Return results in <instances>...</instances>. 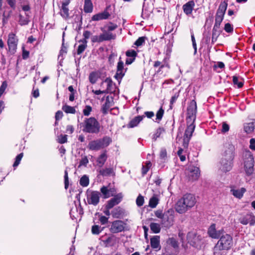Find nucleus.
<instances>
[{
	"instance_id": "nucleus-49",
	"label": "nucleus",
	"mask_w": 255,
	"mask_h": 255,
	"mask_svg": "<svg viewBox=\"0 0 255 255\" xmlns=\"http://www.w3.org/2000/svg\"><path fill=\"white\" fill-rule=\"evenodd\" d=\"M92 110V108L90 106H86L83 111L84 115L85 116H88L90 115Z\"/></svg>"
},
{
	"instance_id": "nucleus-55",
	"label": "nucleus",
	"mask_w": 255,
	"mask_h": 255,
	"mask_svg": "<svg viewBox=\"0 0 255 255\" xmlns=\"http://www.w3.org/2000/svg\"><path fill=\"white\" fill-rule=\"evenodd\" d=\"M91 41L93 43L102 42L100 35L99 36L94 35L91 37Z\"/></svg>"
},
{
	"instance_id": "nucleus-63",
	"label": "nucleus",
	"mask_w": 255,
	"mask_h": 255,
	"mask_svg": "<svg viewBox=\"0 0 255 255\" xmlns=\"http://www.w3.org/2000/svg\"><path fill=\"white\" fill-rule=\"evenodd\" d=\"M92 33L90 31L86 30L84 31L83 34V35L84 37L83 39H85L87 40L88 38H90V37L91 36Z\"/></svg>"
},
{
	"instance_id": "nucleus-32",
	"label": "nucleus",
	"mask_w": 255,
	"mask_h": 255,
	"mask_svg": "<svg viewBox=\"0 0 255 255\" xmlns=\"http://www.w3.org/2000/svg\"><path fill=\"white\" fill-rule=\"evenodd\" d=\"M167 243L176 250V253L175 254H170L169 255H176V251L178 250L179 247L178 243L176 240L173 238H169L167 240Z\"/></svg>"
},
{
	"instance_id": "nucleus-62",
	"label": "nucleus",
	"mask_w": 255,
	"mask_h": 255,
	"mask_svg": "<svg viewBox=\"0 0 255 255\" xmlns=\"http://www.w3.org/2000/svg\"><path fill=\"white\" fill-rule=\"evenodd\" d=\"M99 220H100L101 224L105 225L108 223V218H107L105 216H102V215H100Z\"/></svg>"
},
{
	"instance_id": "nucleus-43",
	"label": "nucleus",
	"mask_w": 255,
	"mask_h": 255,
	"mask_svg": "<svg viewBox=\"0 0 255 255\" xmlns=\"http://www.w3.org/2000/svg\"><path fill=\"white\" fill-rule=\"evenodd\" d=\"M102 231L103 228L98 225H94L92 227L91 231L94 235H99Z\"/></svg>"
},
{
	"instance_id": "nucleus-56",
	"label": "nucleus",
	"mask_w": 255,
	"mask_h": 255,
	"mask_svg": "<svg viewBox=\"0 0 255 255\" xmlns=\"http://www.w3.org/2000/svg\"><path fill=\"white\" fill-rule=\"evenodd\" d=\"M224 29L227 32L230 33L233 31V27L231 24L227 23L225 24Z\"/></svg>"
},
{
	"instance_id": "nucleus-17",
	"label": "nucleus",
	"mask_w": 255,
	"mask_h": 255,
	"mask_svg": "<svg viewBox=\"0 0 255 255\" xmlns=\"http://www.w3.org/2000/svg\"><path fill=\"white\" fill-rule=\"evenodd\" d=\"M233 160V159L222 157L220 162V169L224 172H227L231 170L232 168Z\"/></svg>"
},
{
	"instance_id": "nucleus-54",
	"label": "nucleus",
	"mask_w": 255,
	"mask_h": 255,
	"mask_svg": "<svg viewBox=\"0 0 255 255\" xmlns=\"http://www.w3.org/2000/svg\"><path fill=\"white\" fill-rule=\"evenodd\" d=\"M230 126L226 122H223L222 124V129L221 131L223 133L227 132L229 130Z\"/></svg>"
},
{
	"instance_id": "nucleus-64",
	"label": "nucleus",
	"mask_w": 255,
	"mask_h": 255,
	"mask_svg": "<svg viewBox=\"0 0 255 255\" xmlns=\"http://www.w3.org/2000/svg\"><path fill=\"white\" fill-rule=\"evenodd\" d=\"M234 86L236 87L241 88L244 85V83L241 81H233Z\"/></svg>"
},
{
	"instance_id": "nucleus-22",
	"label": "nucleus",
	"mask_w": 255,
	"mask_h": 255,
	"mask_svg": "<svg viewBox=\"0 0 255 255\" xmlns=\"http://www.w3.org/2000/svg\"><path fill=\"white\" fill-rule=\"evenodd\" d=\"M69 2V0H66L63 1L60 9V14L64 19H67L69 17V8L68 7Z\"/></svg>"
},
{
	"instance_id": "nucleus-35",
	"label": "nucleus",
	"mask_w": 255,
	"mask_h": 255,
	"mask_svg": "<svg viewBox=\"0 0 255 255\" xmlns=\"http://www.w3.org/2000/svg\"><path fill=\"white\" fill-rule=\"evenodd\" d=\"M255 128V121L246 124L244 125V130L246 132H252Z\"/></svg>"
},
{
	"instance_id": "nucleus-1",
	"label": "nucleus",
	"mask_w": 255,
	"mask_h": 255,
	"mask_svg": "<svg viewBox=\"0 0 255 255\" xmlns=\"http://www.w3.org/2000/svg\"><path fill=\"white\" fill-rule=\"evenodd\" d=\"M196 202V199L193 195L187 194L177 202L175 207L176 211L180 214L184 213L192 208Z\"/></svg>"
},
{
	"instance_id": "nucleus-59",
	"label": "nucleus",
	"mask_w": 255,
	"mask_h": 255,
	"mask_svg": "<svg viewBox=\"0 0 255 255\" xmlns=\"http://www.w3.org/2000/svg\"><path fill=\"white\" fill-rule=\"evenodd\" d=\"M7 86V84L5 81H4L0 87V97L4 93L5 90Z\"/></svg>"
},
{
	"instance_id": "nucleus-6",
	"label": "nucleus",
	"mask_w": 255,
	"mask_h": 255,
	"mask_svg": "<svg viewBox=\"0 0 255 255\" xmlns=\"http://www.w3.org/2000/svg\"><path fill=\"white\" fill-rule=\"evenodd\" d=\"M187 239L190 245L198 249H200L203 245L202 237L196 232L188 233Z\"/></svg>"
},
{
	"instance_id": "nucleus-57",
	"label": "nucleus",
	"mask_w": 255,
	"mask_h": 255,
	"mask_svg": "<svg viewBox=\"0 0 255 255\" xmlns=\"http://www.w3.org/2000/svg\"><path fill=\"white\" fill-rule=\"evenodd\" d=\"M145 37H140L138 38V39L135 42L134 44L137 46H140L142 45V44L145 41Z\"/></svg>"
},
{
	"instance_id": "nucleus-25",
	"label": "nucleus",
	"mask_w": 255,
	"mask_h": 255,
	"mask_svg": "<svg viewBox=\"0 0 255 255\" xmlns=\"http://www.w3.org/2000/svg\"><path fill=\"white\" fill-rule=\"evenodd\" d=\"M150 245L152 248L154 249L160 250V237L158 236H155L150 239Z\"/></svg>"
},
{
	"instance_id": "nucleus-21",
	"label": "nucleus",
	"mask_w": 255,
	"mask_h": 255,
	"mask_svg": "<svg viewBox=\"0 0 255 255\" xmlns=\"http://www.w3.org/2000/svg\"><path fill=\"white\" fill-rule=\"evenodd\" d=\"M123 197V196L122 193H119L116 195L108 202L106 206V209H111L115 205L118 204L121 201Z\"/></svg>"
},
{
	"instance_id": "nucleus-15",
	"label": "nucleus",
	"mask_w": 255,
	"mask_h": 255,
	"mask_svg": "<svg viewBox=\"0 0 255 255\" xmlns=\"http://www.w3.org/2000/svg\"><path fill=\"white\" fill-rule=\"evenodd\" d=\"M125 227V224L121 220H117L112 222L110 231L113 233H118L123 231Z\"/></svg>"
},
{
	"instance_id": "nucleus-13",
	"label": "nucleus",
	"mask_w": 255,
	"mask_h": 255,
	"mask_svg": "<svg viewBox=\"0 0 255 255\" xmlns=\"http://www.w3.org/2000/svg\"><path fill=\"white\" fill-rule=\"evenodd\" d=\"M224 233V231L223 229H220L217 230L216 229L215 224H212L208 229V234L210 237L212 239H218Z\"/></svg>"
},
{
	"instance_id": "nucleus-3",
	"label": "nucleus",
	"mask_w": 255,
	"mask_h": 255,
	"mask_svg": "<svg viewBox=\"0 0 255 255\" xmlns=\"http://www.w3.org/2000/svg\"><path fill=\"white\" fill-rule=\"evenodd\" d=\"M83 127V130L88 133H98L100 130V125L94 118L86 119L82 123Z\"/></svg>"
},
{
	"instance_id": "nucleus-27",
	"label": "nucleus",
	"mask_w": 255,
	"mask_h": 255,
	"mask_svg": "<svg viewBox=\"0 0 255 255\" xmlns=\"http://www.w3.org/2000/svg\"><path fill=\"white\" fill-rule=\"evenodd\" d=\"M246 189L241 188L240 189L232 188L231 189V193L236 198H241L244 193L246 192Z\"/></svg>"
},
{
	"instance_id": "nucleus-51",
	"label": "nucleus",
	"mask_w": 255,
	"mask_h": 255,
	"mask_svg": "<svg viewBox=\"0 0 255 255\" xmlns=\"http://www.w3.org/2000/svg\"><path fill=\"white\" fill-rule=\"evenodd\" d=\"M23 157V153H21L20 154H19L16 157V158H15V161L14 162V163H13V167H16L18 165V164H19L22 158Z\"/></svg>"
},
{
	"instance_id": "nucleus-16",
	"label": "nucleus",
	"mask_w": 255,
	"mask_h": 255,
	"mask_svg": "<svg viewBox=\"0 0 255 255\" xmlns=\"http://www.w3.org/2000/svg\"><path fill=\"white\" fill-rule=\"evenodd\" d=\"M239 221L243 225L250 224L251 226H254L255 224V216L252 213L247 214L242 217Z\"/></svg>"
},
{
	"instance_id": "nucleus-8",
	"label": "nucleus",
	"mask_w": 255,
	"mask_h": 255,
	"mask_svg": "<svg viewBox=\"0 0 255 255\" xmlns=\"http://www.w3.org/2000/svg\"><path fill=\"white\" fill-rule=\"evenodd\" d=\"M244 168L247 174L250 175L253 173L254 171V157L250 152L246 154Z\"/></svg>"
},
{
	"instance_id": "nucleus-2",
	"label": "nucleus",
	"mask_w": 255,
	"mask_h": 255,
	"mask_svg": "<svg viewBox=\"0 0 255 255\" xmlns=\"http://www.w3.org/2000/svg\"><path fill=\"white\" fill-rule=\"evenodd\" d=\"M233 238L229 234H223L214 247L215 252L228 250L232 246Z\"/></svg>"
},
{
	"instance_id": "nucleus-18",
	"label": "nucleus",
	"mask_w": 255,
	"mask_h": 255,
	"mask_svg": "<svg viewBox=\"0 0 255 255\" xmlns=\"http://www.w3.org/2000/svg\"><path fill=\"white\" fill-rule=\"evenodd\" d=\"M126 69L124 68V64L123 61L121 60V58L119 59V61L118 63L117 66V72L115 75L116 79H122L125 75Z\"/></svg>"
},
{
	"instance_id": "nucleus-29",
	"label": "nucleus",
	"mask_w": 255,
	"mask_h": 255,
	"mask_svg": "<svg viewBox=\"0 0 255 255\" xmlns=\"http://www.w3.org/2000/svg\"><path fill=\"white\" fill-rule=\"evenodd\" d=\"M29 21V16L27 13L24 12V14L22 13L19 14L18 22L20 25H26L28 23Z\"/></svg>"
},
{
	"instance_id": "nucleus-4",
	"label": "nucleus",
	"mask_w": 255,
	"mask_h": 255,
	"mask_svg": "<svg viewBox=\"0 0 255 255\" xmlns=\"http://www.w3.org/2000/svg\"><path fill=\"white\" fill-rule=\"evenodd\" d=\"M112 142V139L108 136L103 138L92 140L88 144V148L92 150H99L107 147Z\"/></svg>"
},
{
	"instance_id": "nucleus-14",
	"label": "nucleus",
	"mask_w": 255,
	"mask_h": 255,
	"mask_svg": "<svg viewBox=\"0 0 255 255\" xmlns=\"http://www.w3.org/2000/svg\"><path fill=\"white\" fill-rule=\"evenodd\" d=\"M234 146L232 144L229 143H225L223 150V157L233 159L234 156Z\"/></svg>"
},
{
	"instance_id": "nucleus-53",
	"label": "nucleus",
	"mask_w": 255,
	"mask_h": 255,
	"mask_svg": "<svg viewBox=\"0 0 255 255\" xmlns=\"http://www.w3.org/2000/svg\"><path fill=\"white\" fill-rule=\"evenodd\" d=\"M164 110L162 108H160V109L157 111L156 117V120L158 121H160L161 119L162 118L163 114H164Z\"/></svg>"
},
{
	"instance_id": "nucleus-61",
	"label": "nucleus",
	"mask_w": 255,
	"mask_h": 255,
	"mask_svg": "<svg viewBox=\"0 0 255 255\" xmlns=\"http://www.w3.org/2000/svg\"><path fill=\"white\" fill-rule=\"evenodd\" d=\"M183 149L182 148H180L177 151V154L179 156L180 159L181 161H184L186 159L185 156L182 155Z\"/></svg>"
},
{
	"instance_id": "nucleus-38",
	"label": "nucleus",
	"mask_w": 255,
	"mask_h": 255,
	"mask_svg": "<svg viewBox=\"0 0 255 255\" xmlns=\"http://www.w3.org/2000/svg\"><path fill=\"white\" fill-rule=\"evenodd\" d=\"M99 172L103 176H109L113 174L114 170L113 168H107L100 170Z\"/></svg>"
},
{
	"instance_id": "nucleus-46",
	"label": "nucleus",
	"mask_w": 255,
	"mask_h": 255,
	"mask_svg": "<svg viewBox=\"0 0 255 255\" xmlns=\"http://www.w3.org/2000/svg\"><path fill=\"white\" fill-rule=\"evenodd\" d=\"M164 130L161 128H159L157 129L155 133L153 135L152 139L154 140H156L157 138L159 137L161 133L163 132Z\"/></svg>"
},
{
	"instance_id": "nucleus-47",
	"label": "nucleus",
	"mask_w": 255,
	"mask_h": 255,
	"mask_svg": "<svg viewBox=\"0 0 255 255\" xmlns=\"http://www.w3.org/2000/svg\"><path fill=\"white\" fill-rule=\"evenodd\" d=\"M57 141L59 143L62 144L67 142V135L60 134L57 137Z\"/></svg>"
},
{
	"instance_id": "nucleus-23",
	"label": "nucleus",
	"mask_w": 255,
	"mask_h": 255,
	"mask_svg": "<svg viewBox=\"0 0 255 255\" xmlns=\"http://www.w3.org/2000/svg\"><path fill=\"white\" fill-rule=\"evenodd\" d=\"M113 106V100L111 97L107 96L106 99V102L102 107V111L103 114H106L108 113L110 108Z\"/></svg>"
},
{
	"instance_id": "nucleus-19",
	"label": "nucleus",
	"mask_w": 255,
	"mask_h": 255,
	"mask_svg": "<svg viewBox=\"0 0 255 255\" xmlns=\"http://www.w3.org/2000/svg\"><path fill=\"white\" fill-rule=\"evenodd\" d=\"M101 86L106 88V93H115L117 90V86L113 81H103L101 83Z\"/></svg>"
},
{
	"instance_id": "nucleus-9",
	"label": "nucleus",
	"mask_w": 255,
	"mask_h": 255,
	"mask_svg": "<svg viewBox=\"0 0 255 255\" xmlns=\"http://www.w3.org/2000/svg\"><path fill=\"white\" fill-rule=\"evenodd\" d=\"M100 193L98 191L88 190L87 191V201L89 204L96 206L100 201Z\"/></svg>"
},
{
	"instance_id": "nucleus-26",
	"label": "nucleus",
	"mask_w": 255,
	"mask_h": 255,
	"mask_svg": "<svg viewBox=\"0 0 255 255\" xmlns=\"http://www.w3.org/2000/svg\"><path fill=\"white\" fill-rule=\"evenodd\" d=\"M109 16L110 14L109 12L107 11H104L103 12L94 15L92 17V20L93 21H98L103 19H106Z\"/></svg>"
},
{
	"instance_id": "nucleus-60",
	"label": "nucleus",
	"mask_w": 255,
	"mask_h": 255,
	"mask_svg": "<svg viewBox=\"0 0 255 255\" xmlns=\"http://www.w3.org/2000/svg\"><path fill=\"white\" fill-rule=\"evenodd\" d=\"M7 86V84L5 81H4L0 87V97L4 93L5 90Z\"/></svg>"
},
{
	"instance_id": "nucleus-24",
	"label": "nucleus",
	"mask_w": 255,
	"mask_h": 255,
	"mask_svg": "<svg viewBox=\"0 0 255 255\" xmlns=\"http://www.w3.org/2000/svg\"><path fill=\"white\" fill-rule=\"evenodd\" d=\"M194 5L195 3L193 1L191 0L188 1L183 5L184 12L187 15L190 14L193 11Z\"/></svg>"
},
{
	"instance_id": "nucleus-45",
	"label": "nucleus",
	"mask_w": 255,
	"mask_h": 255,
	"mask_svg": "<svg viewBox=\"0 0 255 255\" xmlns=\"http://www.w3.org/2000/svg\"><path fill=\"white\" fill-rule=\"evenodd\" d=\"M158 202V200L156 197H152L149 200V205L151 208H155Z\"/></svg>"
},
{
	"instance_id": "nucleus-28",
	"label": "nucleus",
	"mask_w": 255,
	"mask_h": 255,
	"mask_svg": "<svg viewBox=\"0 0 255 255\" xmlns=\"http://www.w3.org/2000/svg\"><path fill=\"white\" fill-rule=\"evenodd\" d=\"M105 74L101 71H95L91 73L89 76V80H97L98 79H104Z\"/></svg>"
},
{
	"instance_id": "nucleus-10",
	"label": "nucleus",
	"mask_w": 255,
	"mask_h": 255,
	"mask_svg": "<svg viewBox=\"0 0 255 255\" xmlns=\"http://www.w3.org/2000/svg\"><path fill=\"white\" fill-rule=\"evenodd\" d=\"M197 112L196 103L194 100H192L187 109L188 117L187 123L189 124L190 122H194L195 120V115Z\"/></svg>"
},
{
	"instance_id": "nucleus-37",
	"label": "nucleus",
	"mask_w": 255,
	"mask_h": 255,
	"mask_svg": "<svg viewBox=\"0 0 255 255\" xmlns=\"http://www.w3.org/2000/svg\"><path fill=\"white\" fill-rule=\"evenodd\" d=\"M150 230L155 234L159 233L160 231V225L158 223H151L150 224Z\"/></svg>"
},
{
	"instance_id": "nucleus-30",
	"label": "nucleus",
	"mask_w": 255,
	"mask_h": 255,
	"mask_svg": "<svg viewBox=\"0 0 255 255\" xmlns=\"http://www.w3.org/2000/svg\"><path fill=\"white\" fill-rule=\"evenodd\" d=\"M143 116H137L131 120L128 125V127L130 128H134L137 126L138 124L142 120Z\"/></svg>"
},
{
	"instance_id": "nucleus-20",
	"label": "nucleus",
	"mask_w": 255,
	"mask_h": 255,
	"mask_svg": "<svg viewBox=\"0 0 255 255\" xmlns=\"http://www.w3.org/2000/svg\"><path fill=\"white\" fill-rule=\"evenodd\" d=\"M173 217L172 214H169V211L164 213L163 216L161 219V223L165 227L169 228L173 224Z\"/></svg>"
},
{
	"instance_id": "nucleus-40",
	"label": "nucleus",
	"mask_w": 255,
	"mask_h": 255,
	"mask_svg": "<svg viewBox=\"0 0 255 255\" xmlns=\"http://www.w3.org/2000/svg\"><path fill=\"white\" fill-rule=\"evenodd\" d=\"M123 212L122 211V209L121 208H117L114 209L112 211V215L114 218H119L121 216V215L122 214Z\"/></svg>"
},
{
	"instance_id": "nucleus-48",
	"label": "nucleus",
	"mask_w": 255,
	"mask_h": 255,
	"mask_svg": "<svg viewBox=\"0 0 255 255\" xmlns=\"http://www.w3.org/2000/svg\"><path fill=\"white\" fill-rule=\"evenodd\" d=\"M154 66L155 67H159V71H160L161 69H163V68H166L167 69H168L169 68V66H168V65L167 64H166V65L162 64L159 61H156V62H155L154 64Z\"/></svg>"
},
{
	"instance_id": "nucleus-41",
	"label": "nucleus",
	"mask_w": 255,
	"mask_h": 255,
	"mask_svg": "<svg viewBox=\"0 0 255 255\" xmlns=\"http://www.w3.org/2000/svg\"><path fill=\"white\" fill-rule=\"evenodd\" d=\"M219 28H215V26L213 27V33H212V41L213 43H214L216 41L218 37L219 36L220 34V32L218 31Z\"/></svg>"
},
{
	"instance_id": "nucleus-5",
	"label": "nucleus",
	"mask_w": 255,
	"mask_h": 255,
	"mask_svg": "<svg viewBox=\"0 0 255 255\" xmlns=\"http://www.w3.org/2000/svg\"><path fill=\"white\" fill-rule=\"evenodd\" d=\"M228 6V1L224 0L220 4L215 15V22L214 26L215 28H219L222 23Z\"/></svg>"
},
{
	"instance_id": "nucleus-42",
	"label": "nucleus",
	"mask_w": 255,
	"mask_h": 255,
	"mask_svg": "<svg viewBox=\"0 0 255 255\" xmlns=\"http://www.w3.org/2000/svg\"><path fill=\"white\" fill-rule=\"evenodd\" d=\"M89 178L86 175L83 176L80 180V184L83 187H86L89 185Z\"/></svg>"
},
{
	"instance_id": "nucleus-11",
	"label": "nucleus",
	"mask_w": 255,
	"mask_h": 255,
	"mask_svg": "<svg viewBox=\"0 0 255 255\" xmlns=\"http://www.w3.org/2000/svg\"><path fill=\"white\" fill-rule=\"evenodd\" d=\"M18 39L15 34L13 33H10L8 35L7 44L9 51L12 53H14L17 48Z\"/></svg>"
},
{
	"instance_id": "nucleus-34",
	"label": "nucleus",
	"mask_w": 255,
	"mask_h": 255,
	"mask_svg": "<svg viewBox=\"0 0 255 255\" xmlns=\"http://www.w3.org/2000/svg\"><path fill=\"white\" fill-rule=\"evenodd\" d=\"M80 44L77 49V54H80L85 50L87 46V40L85 39H81L79 41Z\"/></svg>"
},
{
	"instance_id": "nucleus-31",
	"label": "nucleus",
	"mask_w": 255,
	"mask_h": 255,
	"mask_svg": "<svg viewBox=\"0 0 255 255\" xmlns=\"http://www.w3.org/2000/svg\"><path fill=\"white\" fill-rule=\"evenodd\" d=\"M107 159L106 152L104 151L101 153L97 159V165L100 167H102Z\"/></svg>"
},
{
	"instance_id": "nucleus-12",
	"label": "nucleus",
	"mask_w": 255,
	"mask_h": 255,
	"mask_svg": "<svg viewBox=\"0 0 255 255\" xmlns=\"http://www.w3.org/2000/svg\"><path fill=\"white\" fill-rule=\"evenodd\" d=\"M187 174L189 180L192 181L196 180L200 175L199 168L196 166H190L187 169Z\"/></svg>"
},
{
	"instance_id": "nucleus-39",
	"label": "nucleus",
	"mask_w": 255,
	"mask_h": 255,
	"mask_svg": "<svg viewBox=\"0 0 255 255\" xmlns=\"http://www.w3.org/2000/svg\"><path fill=\"white\" fill-rule=\"evenodd\" d=\"M62 110L67 114H75L76 110L75 108L68 105H64L62 107Z\"/></svg>"
},
{
	"instance_id": "nucleus-33",
	"label": "nucleus",
	"mask_w": 255,
	"mask_h": 255,
	"mask_svg": "<svg viewBox=\"0 0 255 255\" xmlns=\"http://www.w3.org/2000/svg\"><path fill=\"white\" fill-rule=\"evenodd\" d=\"M100 35L102 42L114 39L115 37V35L110 31H105Z\"/></svg>"
},
{
	"instance_id": "nucleus-36",
	"label": "nucleus",
	"mask_w": 255,
	"mask_h": 255,
	"mask_svg": "<svg viewBox=\"0 0 255 255\" xmlns=\"http://www.w3.org/2000/svg\"><path fill=\"white\" fill-rule=\"evenodd\" d=\"M84 2V11L86 12H92L93 10V4L91 0H85Z\"/></svg>"
},
{
	"instance_id": "nucleus-58",
	"label": "nucleus",
	"mask_w": 255,
	"mask_h": 255,
	"mask_svg": "<svg viewBox=\"0 0 255 255\" xmlns=\"http://www.w3.org/2000/svg\"><path fill=\"white\" fill-rule=\"evenodd\" d=\"M7 86V84L5 81H4L0 87V97L4 93L5 90Z\"/></svg>"
},
{
	"instance_id": "nucleus-50",
	"label": "nucleus",
	"mask_w": 255,
	"mask_h": 255,
	"mask_svg": "<svg viewBox=\"0 0 255 255\" xmlns=\"http://www.w3.org/2000/svg\"><path fill=\"white\" fill-rule=\"evenodd\" d=\"M136 55V52L133 50H129L126 52V56L128 57H131L135 59Z\"/></svg>"
},
{
	"instance_id": "nucleus-52",
	"label": "nucleus",
	"mask_w": 255,
	"mask_h": 255,
	"mask_svg": "<svg viewBox=\"0 0 255 255\" xmlns=\"http://www.w3.org/2000/svg\"><path fill=\"white\" fill-rule=\"evenodd\" d=\"M136 205L139 207L142 206L144 203L143 197L140 195H139L137 197V198H136Z\"/></svg>"
},
{
	"instance_id": "nucleus-7",
	"label": "nucleus",
	"mask_w": 255,
	"mask_h": 255,
	"mask_svg": "<svg viewBox=\"0 0 255 255\" xmlns=\"http://www.w3.org/2000/svg\"><path fill=\"white\" fill-rule=\"evenodd\" d=\"M194 122H190L189 124L187 123L188 126L185 130L183 138V145L185 148L188 147L189 141L194 131L195 126L194 124Z\"/></svg>"
},
{
	"instance_id": "nucleus-44",
	"label": "nucleus",
	"mask_w": 255,
	"mask_h": 255,
	"mask_svg": "<svg viewBox=\"0 0 255 255\" xmlns=\"http://www.w3.org/2000/svg\"><path fill=\"white\" fill-rule=\"evenodd\" d=\"M101 192L104 195L105 198H108L111 196L110 190L107 187L103 186L101 188Z\"/></svg>"
}]
</instances>
